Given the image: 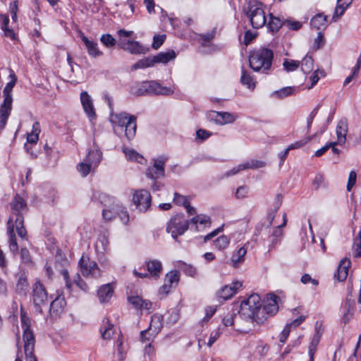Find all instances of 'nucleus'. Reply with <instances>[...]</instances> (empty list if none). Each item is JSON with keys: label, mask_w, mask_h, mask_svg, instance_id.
Listing matches in <instances>:
<instances>
[{"label": "nucleus", "mask_w": 361, "mask_h": 361, "mask_svg": "<svg viewBox=\"0 0 361 361\" xmlns=\"http://www.w3.org/2000/svg\"><path fill=\"white\" fill-rule=\"evenodd\" d=\"M239 312L245 319L257 323L262 322L267 317L262 309L261 297L257 293L250 295L242 301Z\"/></svg>", "instance_id": "1"}, {"label": "nucleus", "mask_w": 361, "mask_h": 361, "mask_svg": "<svg viewBox=\"0 0 361 361\" xmlns=\"http://www.w3.org/2000/svg\"><path fill=\"white\" fill-rule=\"evenodd\" d=\"M21 324L23 329L24 351L18 350L16 361H37L34 354L35 338L32 331L30 329L29 318L21 313Z\"/></svg>", "instance_id": "2"}, {"label": "nucleus", "mask_w": 361, "mask_h": 361, "mask_svg": "<svg viewBox=\"0 0 361 361\" xmlns=\"http://www.w3.org/2000/svg\"><path fill=\"white\" fill-rule=\"evenodd\" d=\"M16 233L23 239L27 236V232L23 225V217L18 214L11 215L7 223L9 249L14 254H16L18 250Z\"/></svg>", "instance_id": "3"}, {"label": "nucleus", "mask_w": 361, "mask_h": 361, "mask_svg": "<svg viewBox=\"0 0 361 361\" xmlns=\"http://www.w3.org/2000/svg\"><path fill=\"white\" fill-rule=\"evenodd\" d=\"M110 121L114 126V129L117 133H122L125 128V135L130 140L135 135L136 123L135 118L129 116L125 112L111 114Z\"/></svg>", "instance_id": "4"}, {"label": "nucleus", "mask_w": 361, "mask_h": 361, "mask_svg": "<svg viewBox=\"0 0 361 361\" xmlns=\"http://www.w3.org/2000/svg\"><path fill=\"white\" fill-rule=\"evenodd\" d=\"M273 54L271 50L262 49L253 51L249 58L250 68L257 72H264L271 65Z\"/></svg>", "instance_id": "5"}, {"label": "nucleus", "mask_w": 361, "mask_h": 361, "mask_svg": "<svg viewBox=\"0 0 361 361\" xmlns=\"http://www.w3.org/2000/svg\"><path fill=\"white\" fill-rule=\"evenodd\" d=\"M102 159V152L99 149H93L88 152L85 158L77 166L78 173L86 177L99 165Z\"/></svg>", "instance_id": "6"}, {"label": "nucleus", "mask_w": 361, "mask_h": 361, "mask_svg": "<svg viewBox=\"0 0 361 361\" xmlns=\"http://www.w3.org/2000/svg\"><path fill=\"white\" fill-rule=\"evenodd\" d=\"M247 16L251 25L256 29L262 27L267 22L265 11L262 4L253 2L250 4Z\"/></svg>", "instance_id": "7"}, {"label": "nucleus", "mask_w": 361, "mask_h": 361, "mask_svg": "<svg viewBox=\"0 0 361 361\" xmlns=\"http://www.w3.org/2000/svg\"><path fill=\"white\" fill-rule=\"evenodd\" d=\"M189 221L182 215H176L169 221L166 227V231L171 235L173 238L183 235L188 228Z\"/></svg>", "instance_id": "8"}, {"label": "nucleus", "mask_w": 361, "mask_h": 361, "mask_svg": "<svg viewBox=\"0 0 361 361\" xmlns=\"http://www.w3.org/2000/svg\"><path fill=\"white\" fill-rule=\"evenodd\" d=\"M162 320L161 314H154L152 317L149 328L141 332V340L143 343L154 340L162 328Z\"/></svg>", "instance_id": "9"}, {"label": "nucleus", "mask_w": 361, "mask_h": 361, "mask_svg": "<svg viewBox=\"0 0 361 361\" xmlns=\"http://www.w3.org/2000/svg\"><path fill=\"white\" fill-rule=\"evenodd\" d=\"M82 274L87 278H97L101 276V271L97 264L87 256H82L80 261Z\"/></svg>", "instance_id": "10"}, {"label": "nucleus", "mask_w": 361, "mask_h": 361, "mask_svg": "<svg viewBox=\"0 0 361 361\" xmlns=\"http://www.w3.org/2000/svg\"><path fill=\"white\" fill-rule=\"evenodd\" d=\"M32 300L36 311L42 312V308L46 306L48 294L44 287L39 282H36L33 286Z\"/></svg>", "instance_id": "11"}, {"label": "nucleus", "mask_w": 361, "mask_h": 361, "mask_svg": "<svg viewBox=\"0 0 361 361\" xmlns=\"http://www.w3.org/2000/svg\"><path fill=\"white\" fill-rule=\"evenodd\" d=\"M150 193L145 190H137L133 195V202L140 212H146L151 205Z\"/></svg>", "instance_id": "12"}, {"label": "nucleus", "mask_w": 361, "mask_h": 361, "mask_svg": "<svg viewBox=\"0 0 361 361\" xmlns=\"http://www.w3.org/2000/svg\"><path fill=\"white\" fill-rule=\"evenodd\" d=\"M145 267L148 274L138 272L136 269L133 270V274L135 276L145 278L148 276L158 277L162 271V264L160 261L157 259H149L146 261Z\"/></svg>", "instance_id": "13"}, {"label": "nucleus", "mask_w": 361, "mask_h": 361, "mask_svg": "<svg viewBox=\"0 0 361 361\" xmlns=\"http://www.w3.org/2000/svg\"><path fill=\"white\" fill-rule=\"evenodd\" d=\"M166 158L160 157L154 160L152 167H149L147 171L149 178L157 179L164 176V165Z\"/></svg>", "instance_id": "14"}, {"label": "nucleus", "mask_w": 361, "mask_h": 361, "mask_svg": "<svg viewBox=\"0 0 361 361\" xmlns=\"http://www.w3.org/2000/svg\"><path fill=\"white\" fill-rule=\"evenodd\" d=\"M80 102L84 111L87 114L89 120L92 121L96 118L95 109L93 104V100L87 92H82L80 94Z\"/></svg>", "instance_id": "15"}, {"label": "nucleus", "mask_w": 361, "mask_h": 361, "mask_svg": "<svg viewBox=\"0 0 361 361\" xmlns=\"http://www.w3.org/2000/svg\"><path fill=\"white\" fill-rule=\"evenodd\" d=\"M249 245L250 242L247 241L242 246L233 252L231 257V263L233 267H239L245 262Z\"/></svg>", "instance_id": "16"}, {"label": "nucleus", "mask_w": 361, "mask_h": 361, "mask_svg": "<svg viewBox=\"0 0 361 361\" xmlns=\"http://www.w3.org/2000/svg\"><path fill=\"white\" fill-rule=\"evenodd\" d=\"M243 283L240 281H233L228 285L223 286L217 293L218 296L224 300H228L235 295L242 287Z\"/></svg>", "instance_id": "17"}, {"label": "nucleus", "mask_w": 361, "mask_h": 361, "mask_svg": "<svg viewBox=\"0 0 361 361\" xmlns=\"http://www.w3.org/2000/svg\"><path fill=\"white\" fill-rule=\"evenodd\" d=\"M119 47L124 51H128L132 54H140L146 52L145 48L138 42L127 39H122Z\"/></svg>", "instance_id": "18"}, {"label": "nucleus", "mask_w": 361, "mask_h": 361, "mask_svg": "<svg viewBox=\"0 0 361 361\" xmlns=\"http://www.w3.org/2000/svg\"><path fill=\"white\" fill-rule=\"evenodd\" d=\"M80 37L85 45V48L89 56L93 58H98L103 56V51L100 50L97 42L90 39L83 34L80 35Z\"/></svg>", "instance_id": "19"}, {"label": "nucleus", "mask_w": 361, "mask_h": 361, "mask_svg": "<svg viewBox=\"0 0 361 361\" xmlns=\"http://www.w3.org/2000/svg\"><path fill=\"white\" fill-rule=\"evenodd\" d=\"M279 297L274 294L267 295L264 301L262 309L264 310V314H274L279 310Z\"/></svg>", "instance_id": "20"}, {"label": "nucleus", "mask_w": 361, "mask_h": 361, "mask_svg": "<svg viewBox=\"0 0 361 361\" xmlns=\"http://www.w3.org/2000/svg\"><path fill=\"white\" fill-rule=\"evenodd\" d=\"M266 165V163L263 161L260 160H250L245 163L240 164L237 166L233 167L229 172V174L231 175H235L238 173V172L246 170V169H256L264 167Z\"/></svg>", "instance_id": "21"}, {"label": "nucleus", "mask_w": 361, "mask_h": 361, "mask_svg": "<svg viewBox=\"0 0 361 361\" xmlns=\"http://www.w3.org/2000/svg\"><path fill=\"white\" fill-rule=\"evenodd\" d=\"M13 98H4L3 104L0 106V129H3L7 122L12 109Z\"/></svg>", "instance_id": "22"}, {"label": "nucleus", "mask_w": 361, "mask_h": 361, "mask_svg": "<svg viewBox=\"0 0 361 361\" xmlns=\"http://www.w3.org/2000/svg\"><path fill=\"white\" fill-rule=\"evenodd\" d=\"M348 130V122L345 118L341 119L336 126V133L337 137L336 143L343 146L346 142V135Z\"/></svg>", "instance_id": "23"}, {"label": "nucleus", "mask_w": 361, "mask_h": 361, "mask_svg": "<svg viewBox=\"0 0 361 361\" xmlns=\"http://www.w3.org/2000/svg\"><path fill=\"white\" fill-rule=\"evenodd\" d=\"M114 293V286L112 283H107L102 286L97 291L99 300L102 303L109 302L113 297Z\"/></svg>", "instance_id": "24"}, {"label": "nucleus", "mask_w": 361, "mask_h": 361, "mask_svg": "<svg viewBox=\"0 0 361 361\" xmlns=\"http://www.w3.org/2000/svg\"><path fill=\"white\" fill-rule=\"evenodd\" d=\"M350 264L351 262L347 257H345L340 261L337 271L334 275L337 281H343L347 279Z\"/></svg>", "instance_id": "25"}, {"label": "nucleus", "mask_w": 361, "mask_h": 361, "mask_svg": "<svg viewBox=\"0 0 361 361\" xmlns=\"http://www.w3.org/2000/svg\"><path fill=\"white\" fill-rule=\"evenodd\" d=\"M62 275L64 278V280L66 281V286L68 289L71 290L72 288V283H74L76 284L78 287H79L82 290L87 292L88 291V286L85 282H84L80 276L78 274H76L73 281L70 279V277L68 276V273L66 270L62 271Z\"/></svg>", "instance_id": "26"}, {"label": "nucleus", "mask_w": 361, "mask_h": 361, "mask_svg": "<svg viewBox=\"0 0 361 361\" xmlns=\"http://www.w3.org/2000/svg\"><path fill=\"white\" fill-rule=\"evenodd\" d=\"M128 300L135 308L141 311L149 310L152 307V303L149 300H145L137 295H130L128 298Z\"/></svg>", "instance_id": "27"}, {"label": "nucleus", "mask_w": 361, "mask_h": 361, "mask_svg": "<svg viewBox=\"0 0 361 361\" xmlns=\"http://www.w3.org/2000/svg\"><path fill=\"white\" fill-rule=\"evenodd\" d=\"M66 302L65 298L62 295L56 297L51 303L50 314L53 317L59 316L64 312Z\"/></svg>", "instance_id": "28"}, {"label": "nucleus", "mask_w": 361, "mask_h": 361, "mask_svg": "<svg viewBox=\"0 0 361 361\" xmlns=\"http://www.w3.org/2000/svg\"><path fill=\"white\" fill-rule=\"evenodd\" d=\"M305 319V317L304 316H300L298 318L295 319L292 322L286 324L283 328V331H281V333L279 336V341L281 343H285L291 330L293 329L296 328L300 324H302L304 322Z\"/></svg>", "instance_id": "29"}, {"label": "nucleus", "mask_w": 361, "mask_h": 361, "mask_svg": "<svg viewBox=\"0 0 361 361\" xmlns=\"http://www.w3.org/2000/svg\"><path fill=\"white\" fill-rule=\"evenodd\" d=\"M123 152L128 161L136 162L140 164H145L146 162L144 157L133 148L125 147L123 149Z\"/></svg>", "instance_id": "30"}, {"label": "nucleus", "mask_w": 361, "mask_h": 361, "mask_svg": "<svg viewBox=\"0 0 361 361\" xmlns=\"http://www.w3.org/2000/svg\"><path fill=\"white\" fill-rule=\"evenodd\" d=\"M214 118L218 124L223 126L233 123L238 118V116L228 112L216 111L214 112Z\"/></svg>", "instance_id": "31"}, {"label": "nucleus", "mask_w": 361, "mask_h": 361, "mask_svg": "<svg viewBox=\"0 0 361 361\" xmlns=\"http://www.w3.org/2000/svg\"><path fill=\"white\" fill-rule=\"evenodd\" d=\"M152 81H144L137 82L133 85L130 92L136 96L143 95L145 94H151Z\"/></svg>", "instance_id": "32"}, {"label": "nucleus", "mask_w": 361, "mask_h": 361, "mask_svg": "<svg viewBox=\"0 0 361 361\" xmlns=\"http://www.w3.org/2000/svg\"><path fill=\"white\" fill-rule=\"evenodd\" d=\"M175 89V85L165 87L156 81H152L151 93L169 96L174 93Z\"/></svg>", "instance_id": "33"}, {"label": "nucleus", "mask_w": 361, "mask_h": 361, "mask_svg": "<svg viewBox=\"0 0 361 361\" xmlns=\"http://www.w3.org/2000/svg\"><path fill=\"white\" fill-rule=\"evenodd\" d=\"M297 92V88L294 86L282 87L271 93V97L276 99H283Z\"/></svg>", "instance_id": "34"}, {"label": "nucleus", "mask_w": 361, "mask_h": 361, "mask_svg": "<svg viewBox=\"0 0 361 361\" xmlns=\"http://www.w3.org/2000/svg\"><path fill=\"white\" fill-rule=\"evenodd\" d=\"M11 207L13 212L12 215H21V212L26 210L27 205L25 200L21 197L17 195L11 202Z\"/></svg>", "instance_id": "35"}, {"label": "nucleus", "mask_w": 361, "mask_h": 361, "mask_svg": "<svg viewBox=\"0 0 361 361\" xmlns=\"http://www.w3.org/2000/svg\"><path fill=\"white\" fill-rule=\"evenodd\" d=\"M311 26L317 30H323L327 27V16L323 13L315 15L311 20Z\"/></svg>", "instance_id": "36"}, {"label": "nucleus", "mask_w": 361, "mask_h": 361, "mask_svg": "<svg viewBox=\"0 0 361 361\" xmlns=\"http://www.w3.org/2000/svg\"><path fill=\"white\" fill-rule=\"evenodd\" d=\"M231 243V238L226 235H221L213 240L214 247L219 251L226 250Z\"/></svg>", "instance_id": "37"}, {"label": "nucleus", "mask_w": 361, "mask_h": 361, "mask_svg": "<svg viewBox=\"0 0 361 361\" xmlns=\"http://www.w3.org/2000/svg\"><path fill=\"white\" fill-rule=\"evenodd\" d=\"M173 202L178 205L183 206L186 209L188 213L190 214H194L195 212V208L190 205L188 199L178 193H174Z\"/></svg>", "instance_id": "38"}, {"label": "nucleus", "mask_w": 361, "mask_h": 361, "mask_svg": "<svg viewBox=\"0 0 361 361\" xmlns=\"http://www.w3.org/2000/svg\"><path fill=\"white\" fill-rule=\"evenodd\" d=\"M190 222L194 224L197 229L208 227L211 224L210 218L204 214H199L192 218Z\"/></svg>", "instance_id": "39"}, {"label": "nucleus", "mask_w": 361, "mask_h": 361, "mask_svg": "<svg viewBox=\"0 0 361 361\" xmlns=\"http://www.w3.org/2000/svg\"><path fill=\"white\" fill-rule=\"evenodd\" d=\"M176 54L174 51L171 50L168 51L166 52H161L158 54L157 55L154 56V63H166L171 60H173L176 58Z\"/></svg>", "instance_id": "40"}, {"label": "nucleus", "mask_w": 361, "mask_h": 361, "mask_svg": "<svg viewBox=\"0 0 361 361\" xmlns=\"http://www.w3.org/2000/svg\"><path fill=\"white\" fill-rule=\"evenodd\" d=\"M351 3L352 0H338V4L335 9L333 19L336 20L340 16H341Z\"/></svg>", "instance_id": "41"}, {"label": "nucleus", "mask_w": 361, "mask_h": 361, "mask_svg": "<svg viewBox=\"0 0 361 361\" xmlns=\"http://www.w3.org/2000/svg\"><path fill=\"white\" fill-rule=\"evenodd\" d=\"M326 75V73L324 69L317 68L314 71L312 74L310 76L309 79L311 82L310 85L307 86V89H312L319 80L321 78H324Z\"/></svg>", "instance_id": "42"}, {"label": "nucleus", "mask_w": 361, "mask_h": 361, "mask_svg": "<svg viewBox=\"0 0 361 361\" xmlns=\"http://www.w3.org/2000/svg\"><path fill=\"white\" fill-rule=\"evenodd\" d=\"M300 64L301 71L305 74L310 73L314 68V61L310 56H305Z\"/></svg>", "instance_id": "43"}, {"label": "nucleus", "mask_w": 361, "mask_h": 361, "mask_svg": "<svg viewBox=\"0 0 361 361\" xmlns=\"http://www.w3.org/2000/svg\"><path fill=\"white\" fill-rule=\"evenodd\" d=\"M0 23H2L1 29L4 30L5 35L11 39H14L15 33L13 30L8 27V24L9 23L8 17L5 15L0 14Z\"/></svg>", "instance_id": "44"}, {"label": "nucleus", "mask_w": 361, "mask_h": 361, "mask_svg": "<svg viewBox=\"0 0 361 361\" xmlns=\"http://www.w3.org/2000/svg\"><path fill=\"white\" fill-rule=\"evenodd\" d=\"M40 133L39 123L35 122L32 126L31 133H28L27 140V142L31 144H36L39 140V134Z\"/></svg>", "instance_id": "45"}, {"label": "nucleus", "mask_w": 361, "mask_h": 361, "mask_svg": "<svg viewBox=\"0 0 361 361\" xmlns=\"http://www.w3.org/2000/svg\"><path fill=\"white\" fill-rule=\"evenodd\" d=\"M9 77L11 78V81L6 84V85L4 90V92H3L4 98H7V97L12 98L11 91L17 81L16 75H15L13 71H11Z\"/></svg>", "instance_id": "46"}, {"label": "nucleus", "mask_w": 361, "mask_h": 361, "mask_svg": "<svg viewBox=\"0 0 361 361\" xmlns=\"http://www.w3.org/2000/svg\"><path fill=\"white\" fill-rule=\"evenodd\" d=\"M180 280V273L178 271L173 270L166 274L164 281L169 283L173 288L176 287Z\"/></svg>", "instance_id": "47"}, {"label": "nucleus", "mask_w": 361, "mask_h": 361, "mask_svg": "<svg viewBox=\"0 0 361 361\" xmlns=\"http://www.w3.org/2000/svg\"><path fill=\"white\" fill-rule=\"evenodd\" d=\"M281 26V20L276 17L269 15V19L267 22V27L271 32H276Z\"/></svg>", "instance_id": "48"}, {"label": "nucleus", "mask_w": 361, "mask_h": 361, "mask_svg": "<svg viewBox=\"0 0 361 361\" xmlns=\"http://www.w3.org/2000/svg\"><path fill=\"white\" fill-rule=\"evenodd\" d=\"M100 42L108 49L113 48L116 43V39L110 34H103L100 37Z\"/></svg>", "instance_id": "49"}, {"label": "nucleus", "mask_w": 361, "mask_h": 361, "mask_svg": "<svg viewBox=\"0 0 361 361\" xmlns=\"http://www.w3.org/2000/svg\"><path fill=\"white\" fill-rule=\"evenodd\" d=\"M109 245L108 238L105 235H102L97 241L95 246L97 251L104 252L109 248Z\"/></svg>", "instance_id": "50"}, {"label": "nucleus", "mask_w": 361, "mask_h": 361, "mask_svg": "<svg viewBox=\"0 0 361 361\" xmlns=\"http://www.w3.org/2000/svg\"><path fill=\"white\" fill-rule=\"evenodd\" d=\"M120 205L118 204H114L112 207H108V208H105L103 209V217L106 219V220H111L112 219L116 214L118 213V207H119Z\"/></svg>", "instance_id": "51"}, {"label": "nucleus", "mask_w": 361, "mask_h": 361, "mask_svg": "<svg viewBox=\"0 0 361 361\" xmlns=\"http://www.w3.org/2000/svg\"><path fill=\"white\" fill-rule=\"evenodd\" d=\"M319 341H320V336L318 334H316L313 336V338L310 343V345H309V356H310V361H313L314 354L316 350L317 346L318 345V344L319 343Z\"/></svg>", "instance_id": "52"}, {"label": "nucleus", "mask_w": 361, "mask_h": 361, "mask_svg": "<svg viewBox=\"0 0 361 361\" xmlns=\"http://www.w3.org/2000/svg\"><path fill=\"white\" fill-rule=\"evenodd\" d=\"M353 255L355 257H359L361 256V231L358 233L357 236L354 240Z\"/></svg>", "instance_id": "53"}, {"label": "nucleus", "mask_w": 361, "mask_h": 361, "mask_svg": "<svg viewBox=\"0 0 361 361\" xmlns=\"http://www.w3.org/2000/svg\"><path fill=\"white\" fill-rule=\"evenodd\" d=\"M154 58H145L143 59L133 65L134 69L137 68H145L154 66Z\"/></svg>", "instance_id": "54"}, {"label": "nucleus", "mask_w": 361, "mask_h": 361, "mask_svg": "<svg viewBox=\"0 0 361 361\" xmlns=\"http://www.w3.org/2000/svg\"><path fill=\"white\" fill-rule=\"evenodd\" d=\"M299 65V61L293 59H284L283 62V68L288 72L295 71Z\"/></svg>", "instance_id": "55"}, {"label": "nucleus", "mask_w": 361, "mask_h": 361, "mask_svg": "<svg viewBox=\"0 0 361 361\" xmlns=\"http://www.w3.org/2000/svg\"><path fill=\"white\" fill-rule=\"evenodd\" d=\"M283 197L281 195L278 194L276 196V202H275V210L273 213L269 214L267 216L268 225H271L273 224V221L274 219L275 214L278 209L280 207L282 203Z\"/></svg>", "instance_id": "56"}, {"label": "nucleus", "mask_w": 361, "mask_h": 361, "mask_svg": "<svg viewBox=\"0 0 361 361\" xmlns=\"http://www.w3.org/2000/svg\"><path fill=\"white\" fill-rule=\"evenodd\" d=\"M241 82L249 89L253 90L255 87V82L253 78L245 71L242 73Z\"/></svg>", "instance_id": "57"}, {"label": "nucleus", "mask_w": 361, "mask_h": 361, "mask_svg": "<svg viewBox=\"0 0 361 361\" xmlns=\"http://www.w3.org/2000/svg\"><path fill=\"white\" fill-rule=\"evenodd\" d=\"M313 137H314L313 135L307 136V137H305L304 139H302L300 140L295 142L294 143H292L287 147L288 150L290 151L291 149H298V148H300V147L305 146L307 143H308L313 138Z\"/></svg>", "instance_id": "58"}, {"label": "nucleus", "mask_w": 361, "mask_h": 361, "mask_svg": "<svg viewBox=\"0 0 361 361\" xmlns=\"http://www.w3.org/2000/svg\"><path fill=\"white\" fill-rule=\"evenodd\" d=\"M118 212L117 214H118L121 221L124 224H128V223L129 222V215L128 212L122 206H119V207H118Z\"/></svg>", "instance_id": "59"}, {"label": "nucleus", "mask_w": 361, "mask_h": 361, "mask_svg": "<svg viewBox=\"0 0 361 361\" xmlns=\"http://www.w3.org/2000/svg\"><path fill=\"white\" fill-rule=\"evenodd\" d=\"M357 174L354 171H351L348 176V180L347 183V190L350 191L356 183Z\"/></svg>", "instance_id": "60"}, {"label": "nucleus", "mask_w": 361, "mask_h": 361, "mask_svg": "<svg viewBox=\"0 0 361 361\" xmlns=\"http://www.w3.org/2000/svg\"><path fill=\"white\" fill-rule=\"evenodd\" d=\"M300 281L303 284L311 283L313 286H317L319 285V281L317 279L312 278V276L308 274H305L302 276Z\"/></svg>", "instance_id": "61"}, {"label": "nucleus", "mask_w": 361, "mask_h": 361, "mask_svg": "<svg viewBox=\"0 0 361 361\" xmlns=\"http://www.w3.org/2000/svg\"><path fill=\"white\" fill-rule=\"evenodd\" d=\"M114 334L113 325L107 324L104 329L102 331V336L104 339H110Z\"/></svg>", "instance_id": "62"}, {"label": "nucleus", "mask_w": 361, "mask_h": 361, "mask_svg": "<svg viewBox=\"0 0 361 361\" xmlns=\"http://www.w3.org/2000/svg\"><path fill=\"white\" fill-rule=\"evenodd\" d=\"M166 39L165 35H158L154 37L152 47L155 49L159 48Z\"/></svg>", "instance_id": "63"}, {"label": "nucleus", "mask_w": 361, "mask_h": 361, "mask_svg": "<svg viewBox=\"0 0 361 361\" xmlns=\"http://www.w3.org/2000/svg\"><path fill=\"white\" fill-rule=\"evenodd\" d=\"M173 288V287L169 285V283H167L164 281V284L160 287L159 290V294L161 296L164 297L171 291Z\"/></svg>", "instance_id": "64"}]
</instances>
